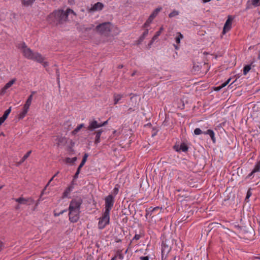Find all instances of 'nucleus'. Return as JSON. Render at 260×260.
Instances as JSON below:
<instances>
[{
	"label": "nucleus",
	"mask_w": 260,
	"mask_h": 260,
	"mask_svg": "<svg viewBox=\"0 0 260 260\" xmlns=\"http://www.w3.org/2000/svg\"><path fill=\"white\" fill-rule=\"evenodd\" d=\"M70 13L75 15L74 11L70 8L66 11L58 9L54 10L48 16L49 21L53 22L57 26H62L68 21V16Z\"/></svg>",
	"instance_id": "obj_1"
},
{
	"label": "nucleus",
	"mask_w": 260,
	"mask_h": 260,
	"mask_svg": "<svg viewBox=\"0 0 260 260\" xmlns=\"http://www.w3.org/2000/svg\"><path fill=\"white\" fill-rule=\"evenodd\" d=\"M17 47L21 50L25 58L28 59H31L35 52H34L29 48L27 47L24 42L18 44Z\"/></svg>",
	"instance_id": "obj_2"
},
{
	"label": "nucleus",
	"mask_w": 260,
	"mask_h": 260,
	"mask_svg": "<svg viewBox=\"0 0 260 260\" xmlns=\"http://www.w3.org/2000/svg\"><path fill=\"white\" fill-rule=\"evenodd\" d=\"M83 203V199L81 197H76L72 200L70 202L69 209L74 210L80 211L81 206Z\"/></svg>",
	"instance_id": "obj_3"
},
{
	"label": "nucleus",
	"mask_w": 260,
	"mask_h": 260,
	"mask_svg": "<svg viewBox=\"0 0 260 260\" xmlns=\"http://www.w3.org/2000/svg\"><path fill=\"white\" fill-rule=\"evenodd\" d=\"M110 213L104 212L101 217L99 218L98 227L100 229H103L109 223Z\"/></svg>",
	"instance_id": "obj_4"
},
{
	"label": "nucleus",
	"mask_w": 260,
	"mask_h": 260,
	"mask_svg": "<svg viewBox=\"0 0 260 260\" xmlns=\"http://www.w3.org/2000/svg\"><path fill=\"white\" fill-rule=\"evenodd\" d=\"M111 23L110 22H104L96 26V29L98 31L102 34L107 35L111 30Z\"/></svg>",
	"instance_id": "obj_5"
},
{
	"label": "nucleus",
	"mask_w": 260,
	"mask_h": 260,
	"mask_svg": "<svg viewBox=\"0 0 260 260\" xmlns=\"http://www.w3.org/2000/svg\"><path fill=\"white\" fill-rule=\"evenodd\" d=\"M105 210L104 212L110 213L114 203V197L112 194H109L105 199Z\"/></svg>",
	"instance_id": "obj_6"
},
{
	"label": "nucleus",
	"mask_w": 260,
	"mask_h": 260,
	"mask_svg": "<svg viewBox=\"0 0 260 260\" xmlns=\"http://www.w3.org/2000/svg\"><path fill=\"white\" fill-rule=\"evenodd\" d=\"M69 220L73 223L77 222L79 219L80 211L69 209Z\"/></svg>",
	"instance_id": "obj_7"
},
{
	"label": "nucleus",
	"mask_w": 260,
	"mask_h": 260,
	"mask_svg": "<svg viewBox=\"0 0 260 260\" xmlns=\"http://www.w3.org/2000/svg\"><path fill=\"white\" fill-rule=\"evenodd\" d=\"M108 123V120L104 122H99L95 119L89 120V125L88 126V130H92L101 127L102 126L105 125Z\"/></svg>",
	"instance_id": "obj_8"
},
{
	"label": "nucleus",
	"mask_w": 260,
	"mask_h": 260,
	"mask_svg": "<svg viewBox=\"0 0 260 260\" xmlns=\"http://www.w3.org/2000/svg\"><path fill=\"white\" fill-rule=\"evenodd\" d=\"M14 200L20 204L30 205L34 203V200L31 198H24L20 197L17 199H14Z\"/></svg>",
	"instance_id": "obj_9"
},
{
	"label": "nucleus",
	"mask_w": 260,
	"mask_h": 260,
	"mask_svg": "<svg viewBox=\"0 0 260 260\" xmlns=\"http://www.w3.org/2000/svg\"><path fill=\"white\" fill-rule=\"evenodd\" d=\"M233 18L231 16H229L226 20L223 29V33L225 34L226 32L229 31L232 27Z\"/></svg>",
	"instance_id": "obj_10"
},
{
	"label": "nucleus",
	"mask_w": 260,
	"mask_h": 260,
	"mask_svg": "<svg viewBox=\"0 0 260 260\" xmlns=\"http://www.w3.org/2000/svg\"><path fill=\"white\" fill-rule=\"evenodd\" d=\"M202 134L209 135L210 137L211 138L213 142L214 143H215V138L214 137V133L213 131H194V135H199Z\"/></svg>",
	"instance_id": "obj_11"
},
{
	"label": "nucleus",
	"mask_w": 260,
	"mask_h": 260,
	"mask_svg": "<svg viewBox=\"0 0 260 260\" xmlns=\"http://www.w3.org/2000/svg\"><path fill=\"white\" fill-rule=\"evenodd\" d=\"M174 148L177 152H186L188 149V146L184 143H182L180 145H175Z\"/></svg>",
	"instance_id": "obj_12"
},
{
	"label": "nucleus",
	"mask_w": 260,
	"mask_h": 260,
	"mask_svg": "<svg viewBox=\"0 0 260 260\" xmlns=\"http://www.w3.org/2000/svg\"><path fill=\"white\" fill-rule=\"evenodd\" d=\"M161 246V255L162 258H163L167 255L171 250V247L164 242L162 243Z\"/></svg>",
	"instance_id": "obj_13"
},
{
	"label": "nucleus",
	"mask_w": 260,
	"mask_h": 260,
	"mask_svg": "<svg viewBox=\"0 0 260 260\" xmlns=\"http://www.w3.org/2000/svg\"><path fill=\"white\" fill-rule=\"evenodd\" d=\"M54 140L58 146L64 145L66 143V139L59 136L54 137Z\"/></svg>",
	"instance_id": "obj_14"
},
{
	"label": "nucleus",
	"mask_w": 260,
	"mask_h": 260,
	"mask_svg": "<svg viewBox=\"0 0 260 260\" xmlns=\"http://www.w3.org/2000/svg\"><path fill=\"white\" fill-rule=\"evenodd\" d=\"M31 59L41 63L43 62L44 58L42 56L41 54L38 52H35Z\"/></svg>",
	"instance_id": "obj_15"
},
{
	"label": "nucleus",
	"mask_w": 260,
	"mask_h": 260,
	"mask_svg": "<svg viewBox=\"0 0 260 260\" xmlns=\"http://www.w3.org/2000/svg\"><path fill=\"white\" fill-rule=\"evenodd\" d=\"M260 172V160L255 164L254 169L249 174L247 178H250L252 176H253L255 173Z\"/></svg>",
	"instance_id": "obj_16"
},
{
	"label": "nucleus",
	"mask_w": 260,
	"mask_h": 260,
	"mask_svg": "<svg viewBox=\"0 0 260 260\" xmlns=\"http://www.w3.org/2000/svg\"><path fill=\"white\" fill-rule=\"evenodd\" d=\"M16 81V79H13L8 82L1 90V94H4L7 89L10 88Z\"/></svg>",
	"instance_id": "obj_17"
},
{
	"label": "nucleus",
	"mask_w": 260,
	"mask_h": 260,
	"mask_svg": "<svg viewBox=\"0 0 260 260\" xmlns=\"http://www.w3.org/2000/svg\"><path fill=\"white\" fill-rule=\"evenodd\" d=\"M104 8V5L101 2H97L91 8V11H101Z\"/></svg>",
	"instance_id": "obj_18"
},
{
	"label": "nucleus",
	"mask_w": 260,
	"mask_h": 260,
	"mask_svg": "<svg viewBox=\"0 0 260 260\" xmlns=\"http://www.w3.org/2000/svg\"><path fill=\"white\" fill-rule=\"evenodd\" d=\"M36 0H22V5L25 7L31 6Z\"/></svg>",
	"instance_id": "obj_19"
},
{
	"label": "nucleus",
	"mask_w": 260,
	"mask_h": 260,
	"mask_svg": "<svg viewBox=\"0 0 260 260\" xmlns=\"http://www.w3.org/2000/svg\"><path fill=\"white\" fill-rule=\"evenodd\" d=\"M28 109H28V108L26 109V107H23L22 111L21 112H20L19 115V118L23 119L26 115V113H27Z\"/></svg>",
	"instance_id": "obj_20"
},
{
	"label": "nucleus",
	"mask_w": 260,
	"mask_h": 260,
	"mask_svg": "<svg viewBox=\"0 0 260 260\" xmlns=\"http://www.w3.org/2000/svg\"><path fill=\"white\" fill-rule=\"evenodd\" d=\"M32 100V95H30L28 96V99H27V100L25 102V104L24 105V107H26V108L29 109V106L31 105Z\"/></svg>",
	"instance_id": "obj_21"
},
{
	"label": "nucleus",
	"mask_w": 260,
	"mask_h": 260,
	"mask_svg": "<svg viewBox=\"0 0 260 260\" xmlns=\"http://www.w3.org/2000/svg\"><path fill=\"white\" fill-rule=\"evenodd\" d=\"M179 174V171L176 169H172L170 170L169 176L170 178L176 177Z\"/></svg>",
	"instance_id": "obj_22"
},
{
	"label": "nucleus",
	"mask_w": 260,
	"mask_h": 260,
	"mask_svg": "<svg viewBox=\"0 0 260 260\" xmlns=\"http://www.w3.org/2000/svg\"><path fill=\"white\" fill-rule=\"evenodd\" d=\"M148 34V29L146 28L145 31L143 32V34L140 37L139 41V42H142L144 39L146 38V37Z\"/></svg>",
	"instance_id": "obj_23"
},
{
	"label": "nucleus",
	"mask_w": 260,
	"mask_h": 260,
	"mask_svg": "<svg viewBox=\"0 0 260 260\" xmlns=\"http://www.w3.org/2000/svg\"><path fill=\"white\" fill-rule=\"evenodd\" d=\"M31 151L30 150L29 151H28L23 156V157L22 158V159H21V160L18 162V164L19 165H20L22 163H23L30 155V154H31Z\"/></svg>",
	"instance_id": "obj_24"
},
{
	"label": "nucleus",
	"mask_w": 260,
	"mask_h": 260,
	"mask_svg": "<svg viewBox=\"0 0 260 260\" xmlns=\"http://www.w3.org/2000/svg\"><path fill=\"white\" fill-rule=\"evenodd\" d=\"M77 158L76 157H74L73 158L67 157L66 159V162L67 163L73 164L77 160Z\"/></svg>",
	"instance_id": "obj_25"
},
{
	"label": "nucleus",
	"mask_w": 260,
	"mask_h": 260,
	"mask_svg": "<svg viewBox=\"0 0 260 260\" xmlns=\"http://www.w3.org/2000/svg\"><path fill=\"white\" fill-rule=\"evenodd\" d=\"M183 38V35L180 32L177 33V36L175 37V42L177 44H179L180 43V40L181 39Z\"/></svg>",
	"instance_id": "obj_26"
},
{
	"label": "nucleus",
	"mask_w": 260,
	"mask_h": 260,
	"mask_svg": "<svg viewBox=\"0 0 260 260\" xmlns=\"http://www.w3.org/2000/svg\"><path fill=\"white\" fill-rule=\"evenodd\" d=\"M11 111V107H9V108L8 109H7V110L5 111L4 115H3V116H2V117L5 120L8 115H9V114L10 113Z\"/></svg>",
	"instance_id": "obj_27"
},
{
	"label": "nucleus",
	"mask_w": 260,
	"mask_h": 260,
	"mask_svg": "<svg viewBox=\"0 0 260 260\" xmlns=\"http://www.w3.org/2000/svg\"><path fill=\"white\" fill-rule=\"evenodd\" d=\"M163 29L164 28L162 27H161L159 28V30L157 31L156 32L155 35L153 37V41H155L158 38V37L160 35L161 31L163 30Z\"/></svg>",
	"instance_id": "obj_28"
},
{
	"label": "nucleus",
	"mask_w": 260,
	"mask_h": 260,
	"mask_svg": "<svg viewBox=\"0 0 260 260\" xmlns=\"http://www.w3.org/2000/svg\"><path fill=\"white\" fill-rule=\"evenodd\" d=\"M102 131H98V132L94 133L95 135V143L98 144L100 142V137Z\"/></svg>",
	"instance_id": "obj_29"
},
{
	"label": "nucleus",
	"mask_w": 260,
	"mask_h": 260,
	"mask_svg": "<svg viewBox=\"0 0 260 260\" xmlns=\"http://www.w3.org/2000/svg\"><path fill=\"white\" fill-rule=\"evenodd\" d=\"M251 65H246L243 68V74L246 75L251 69Z\"/></svg>",
	"instance_id": "obj_30"
},
{
	"label": "nucleus",
	"mask_w": 260,
	"mask_h": 260,
	"mask_svg": "<svg viewBox=\"0 0 260 260\" xmlns=\"http://www.w3.org/2000/svg\"><path fill=\"white\" fill-rule=\"evenodd\" d=\"M114 104H117L118 102L121 100L122 96L120 94H114Z\"/></svg>",
	"instance_id": "obj_31"
},
{
	"label": "nucleus",
	"mask_w": 260,
	"mask_h": 260,
	"mask_svg": "<svg viewBox=\"0 0 260 260\" xmlns=\"http://www.w3.org/2000/svg\"><path fill=\"white\" fill-rule=\"evenodd\" d=\"M152 22V20L150 19L149 18L147 20V21L145 22V23L143 25V28H146L148 27L149 26L151 22Z\"/></svg>",
	"instance_id": "obj_32"
},
{
	"label": "nucleus",
	"mask_w": 260,
	"mask_h": 260,
	"mask_svg": "<svg viewBox=\"0 0 260 260\" xmlns=\"http://www.w3.org/2000/svg\"><path fill=\"white\" fill-rule=\"evenodd\" d=\"M178 15H179V12L177 11L174 10L169 14V17L170 18H172V17H174L176 16H177Z\"/></svg>",
	"instance_id": "obj_33"
},
{
	"label": "nucleus",
	"mask_w": 260,
	"mask_h": 260,
	"mask_svg": "<svg viewBox=\"0 0 260 260\" xmlns=\"http://www.w3.org/2000/svg\"><path fill=\"white\" fill-rule=\"evenodd\" d=\"M162 9L161 7L157 8L155 9L153 12L152 13V15H154V16H156L158 13L161 11Z\"/></svg>",
	"instance_id": "obj_34"
},
{
	"label": "nucleus",
	"mask_w": 260,
	"mask_h": 260,
	"mask_svg": "<svg viewBox=\"0 0 260 260\" xmlns=\"http://www.w3.org/2000/svg\"><path fill=\"white\" fill-rule=\"evenodd\" d=\"M231 81V78H229L226 82L222 83L220 86L217 87V90H219L221 89L222 88L225 87Z\"/></svg>",
	"instance_id": "obj_35"
},
{
	"label": "nucleus",
	"mask_w": 260,
	"mask_h": 260,
	"mask_svg": "<svg viewBox=\"0 0 260 260\" xmlns=\"http://www.w3.org/2000/svg\"><path fill=\"white\" fill-rule=\"evenodd\" d=\"M260 0H251V4L254 7H257L258 6V3Z\"/></svg>",
	"instance_id": "obj_36"
},
{
	"label": "nucleus",
	"mask_w": 260,
	"mask_h": 260,
	"mask_svg": "<svg viewBox=\"0 0 260 260\" xmlns=\"http://www.w3.org/2000/svg\"><path fill=\"white\" fill-rule=\"evenodd\" d=\"M71 191L70 188H68L63 192V197H68V194L70 193Z\"/></svg>",
	"instance_id": "obj_37"
},
{
	"label": "nucleus",
	"mask_w": 260,
	"mask_h": 260,
	"mask_svg": "<svg viewBox=\"0 0 260 260\" xmlns=\"http://www.w3.org/2000/svg\"><path fill=\"white\" fill-rule=\"evenodd\" d=\"M141 237V235L140 234H136L134 236V237L133 238L132 240L131 241V243L133 242L135 240H138L140 239Z\"/></svg>",
	"instance_id": "obj_38"
},
{
	"label": "nucleus",
	"mask_w": 260,
	"mask_h": 260,
	"mask_svg": "<svg viewBox=\"0 0 260 260\" xmlns=\"http://www.w3.org/2000/svg\"><path fill=\"white\" fill-rule=\"evenodd\" d=\"M84 125L83 123H81L79 125H78L77 127L74 128V130H80L81 128H82L84 127Z\"/></svg>",
	"instance_id": "obj_39"
},
{
	"label": "nucleus",
	"mask_w": 260,
	"mask_h": 260,
	"mask_svg": "<svg viewBox=\"0 0 260 260\" xmlns=\"http://www.w3.org/2000/svg\"><path fill=\"white\" fill-rule=\"evenodd\" d=\"M66 210H62L61 211V212L57 213H54V215L55 216H59V215H61L62 214H63L64 212H66Z\"/></svg>",
	"instance_id": "obj_40"
},
{
	"label": "nucleus",
	"mask_w": 260,
	"mask_h": 260,
	"mask_svg": "<svg viewBox=\"0 0 260 260\" xmlns=\"http://www.w3.org/2000/svg\"><path fill=\"white\" fill-rule=\"evenodd\" d=\"M251 196V192L249 190H248V191L247 192V194H246V200L248 199Z\"/></svg>",
	"instance_id": "obj_41"
},
{
	"label": "nucleus",
	"mask_w": 260,
	"mask_h": 260,
	"mask_svg": "<svg viewBox=\"0 0 260 260\" xmlns=\"http://www.w3.org/2000/svg\"><path fill=\"white\" fill-rule=\"evenodd\" d=\"M118 191H119L118 188L116 187H115L113 189V193L115 195H116L118 193Z\"/></svg>",
	"instance_id": "obj_42"
},
{
	"label": "nucleus",
	"mask_w": 260,
	"mask_h": 260,
	"mask_svg": "<svg viewBox=\"0 0 260 260\" xmlns=\"http://www.w3.org/2000/svg\"><path fill=\"white\" fill-rule=\"evenodd\" d=\"M88 156V154L87 153H85L83 156L82 160L84 161H86Z\"/></svg>",
	"instance_id": "obj_43"
},
{
	"label": "nucleus",
	"mask_w": 260,
	"mask_h": 260,
	"mask_svg": "<svg viewBox=\"0 0 260 260\" xmlns=\"http://www.w3.org/2000/svg\"><path fill=\"white\" fill-rule=\"evenodd\" d=\"M159 209V208L158 207H156L153 208L151 207V208H149V210H150V212H153V211H155L156 210H158Z\"/></svg>",
	"instance_id": "obj_44"
},
{
	"label": "nucleus",
	"mask_w": 260,
	"mask_h": 260,
	"mask_svg": "<svg viewBox=\"0 0 260 260\" xmlns=\"http://www.w3.org/2000/svg\"><path fill=\"white\" fill-rule=\"evenodd\" d=\"M4 247V243L1 241L0 242V251L3 249Z\"/></svg>",
	"instance_id": "obj_45"
},
{
	"label": "nucleus",
	"mask_w": 260,
	"mask_h": 260,
	"mask_svg": "<svg viewBox=\"0 0 260 260\" xmlns=\"http://www.w3.org/2000/svg\"><path fill=\"white\" fill-rule=\"evenodd\" d=\"M80 171H79L78 170H77V171H76V173H75V175L74 176V178H77L78 177V175L80 173Z\"/></svg>",
	"instance_id": "obj_46"
},
{
	"label": "nucleus",
	"mask_w": 260,
	"mask_h": 260,
	"mask_svg": "<svg viewBox=\"0 0 260 260\" xmlns=\"http://www.w3.org/2000/svg\"><path fill=\"white\" fill-rule=\"evenodd\" d=\"M140 259L141 260H149V257L148 256H141Z\"/></svg>",
	"instance_id": "obj_47"
},
{
	"label": "nucleus",
	"mask_w": 260,
	"mask_h": 260,
	"mask_svg": "<svg viewBox=\"0 0 260 260\" xmlns=\"http://www.w3.org/2000/svg\"><path fill=\"white\" fill-rule=\"evenodd\" d=\"M41 63L43 64V66L44 67H47L49 65L48 62H46V61H43V62H41Z\"/></svg>",
	"instance_id": "obj_48"
},
{
	"label": "nucleus",
	"mask_w": 260,
	"mask_h": 260,
	"mask_svg": "<svg viewBox=\"0 0 260 260\" xmlns=\"http://www.w3.org/2000/svg\"><path fill=\"white\" fill-rule=\"evenodd\" d=\"M117 257L118 256L119 259H122L123 258V255L121 253H119L117 255H116Z\"/></svg>",
	"instance_id": "obj_49"
},
{
	"label": "nucleus",
	"mask_w": 260,
	"mask_h": 260,
	"mask_svg": "<svg viewBox=\"0 0 260 260\" xmlns=\"http://www.w3.org/2000/svg\"><path fill=\"white\" fill-rule=\"evenodd\" d=\"M144 127L145 128H151V124L150 123H148V124H145V125H144Z\"/></svg>",
	"instance_id": "obj_50"
},
{
	"label": "nucleus",
	"mask_w": 260,
	"mask_h": 260,
	"mask_svg": "<svg viewBox=\"0 0 260 260\" xmlns=\"http://www.w3.org/2000/svg\"><path fill=\"white\" fill-rule=\"evenodd\" d=\"M155 17V16H154V15H152V14H151L149 16V18L153 21Z\"/></svg>",
	"instance_id": "obj_51"
},
{
	"label": "nucleus",
	"mask_w": 260,
	"mask_h": 260,
	"mask_svg": "<svg viewBox=\"0 0 260 260\" xmlns=\"http://www.w3.org/2000/svg\"><path fill=\"white\" fill-rule=\"evenodd\" d=\"M5 121V120L2 117H0V125Z\"/></svg>",
	"instance_id": "obj_52"
},
{
	"label": "nucleus",
	"mask_w": 260,
	"mask_h": 260,
	"mask_svg": "<svg viewBox=\"0 0 260 260\" xmlns=\"http://www.w3.org/2000/svg\"><path fill=\"white\" fill-rule=\"evenodd\" d=\"M83 165H81V164H80V165L79 166L78 169H77V170L80 171V170L83 167Z\"/></svg>",
	"instance_id": "obj_53"
},
{
	"label": "nucleus",
	"mask_w": 260,
	"mask_h": 260,
	"mask_svg": "<svg viewBox=\"0 0 260 260\" xmlns=\"http://www.w3.org/2000/svg\"><path fill=\"white\" fill-rule=\"evenodd\" d=\"M154 41H153V38H152L151 41H150V43L149 44V46H151L153 44Z\"/></svg>",
	"instance_id": "obj_54"
},
{
	"label": "nucleus",
	"mask_w": 260,
	"mask_h": 260,
	"mask_svg": "<svg viewBox=\"0 0 260 260\" xmlns=\"http://www.w3.org/2000/svg\"><path fill=\"white\" fill-rule=\"evenodd\" d=\"M174 46L175 49L178 50L179 49V47L177 45L174 44Z\"/></svg>",
	"instance_id": "obj_55"
},
{
	"label": "nucleus",
	"mask_w": 260,
	"mask_h": 260,
	"mask_svg": "<svg viewBox=\"0 0 260 260\" xmlns=\"http://www.w3.org/2000/svg\"><path fill=\"white\" fill-rule=\"evenodd\" d=\"M211 0H202V1L203 2V3H207V2H210Z\"/></svg>",
	"instance_id": "obj_56"
},
{
	"label": "nucleus",
	"mask_w": 260,
	"mask_h": 260,
	"mask_svg": "<svg viewBox=\"0 0 260 260\" xmlns=\"http://www.w3.org/2000/svg\"><path fill=\"white\" fill-rule=\"evenodd\" d=\"M117 258V256L115 255L112 258L111 260H115Z\"/></svg>",
	"instance_id": "obj_57"
},
{
	"label": "nucleus",
	"mask_w": 260,
	"mask_h": 260,
	"mask_svg": "<svg viewBox=\"0 0 260 260\" xmlns=\"http://www.w3.org/2000/svg\"><path fill=\"white\" fill-rule=\"evenodd\" d=\"M85 162H86V161H84L82 160V161L80 164H81V165L84 166Z\"/></svg>",
	"instance_id": "obj_58"
},
{
	"label": "nucleus",
	"mask_w": 260,
	"mask_h": 260,
	"mask_svg": "<svg viewBox=\"0 0 260 260\" xmlns=\"http://www.w3.org/2000/svg\"><path fill=\"white\" fill-rule=\"evenodd\" d=\"M54 177L53 176L50 179L48 183H50L51 181H52Z\"/></svg>",
	"instance_id": "obj_59"
},
{
	"label": "nucleus",
	"mask_w": 260,
	"mask_h": 260,
	"mask_svg": "<svg viewBox=\"0 0 260 260\" xmlns=\"http://www.w3.org/2000/svg\"><path fill=\"white\" fill-rule=\"evenodd\" d=\"M36 93V91H32L30 95H32L33 96V95L35 94Z\"/></svg>",
	"instance_id": "obj_60"
},
{
	"label": "nucleus",
	"mask_w": 260,
	"mask_h": 260,
	"mask_svg": "<svg viewBox=\"0 0 260 260\" xmlns=\"http://www.w3.org/2000/svg\"><path fill=\"white\" fill-rule=\"evenodd\" d=\"M58 172H57L54 176H53V177H55V176H57V175L58 174Z\"/></svg>",
	"instance_id": "obj_61"
},
{
	"label": "nucleus",
	"mask_w": 260,
	"mask_h": 260,
	"mask_svg": "<svg viewBox=\"0 0 260 260\" xmlns=\"http://www.w3.org/2000/svg\"><path fill=\"white\" fill-rule=\"evenodd\" d=\"M122 67H123V66H122V65H119V66H118V68H122Z\"/></svg>",
	"instance_id": "obj_62"
},
{
	"label": "nucleus",
	"mask_w": 260,
	"mask_h": 260,
	"mask_svg": "<svg viewBox=\"0 0 260 260\" xmlns=\"http://www.w3.org/2000/svg\"><path fill=\"white\" fill-rule=\"evenodd\" d=\"M135 73H136V72H134L133 73H132V76H134L135 75Z\"/></svg>",
	"instance_id": "obj_63"
},
{
	"label": "nucleus",
	"mask_w": 260,
	"mask_h": 260,
	"mask_svg": "<svg viewBox=\"0 0 260 260\" xmlns=\"http://www.w3.org/2000/svg\"><path fill=\"white\" fill-rule=\"evenodd\" d=\"M183 260H191V259H189L188 258H185V259H184Z\"/></svg>",
	"instance_id": "obj_64"
}]
</instances>
